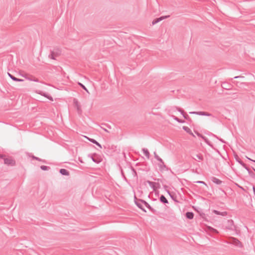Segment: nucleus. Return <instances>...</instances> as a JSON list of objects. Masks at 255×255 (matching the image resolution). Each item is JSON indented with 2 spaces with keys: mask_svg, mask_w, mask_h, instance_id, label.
<instances>
[{
  "mask_svg": "<svg viewBox=\"0 0 255 255\" xmlns=\"http://www.w3.org/2000/svg\"><path fill=\"white\" fill-rule=\"evenodd\" d=\"M228 244H233L235 246L242 248L243 247V245L242 243L237 238L234 237H231L229 239V242H228Z\"/></svg>",
  "mask_w": 255,
  "mask_h": 255,
  "instance_id": "nucleus-1",
  "label": "nucleus"
},
{
  "mask_svg": "<svg viewBox=\"0 0 255 255\" xmlns=\"http://www.w3.org/2000/svg\"><path fill=\"white\" fill-rule=\"evenodd\" d=\"M61 51L59 49L56 51H51L50 54L48 55V57L50 59L55 60L56 57L59 56L61 54Z\"/></svg>",
  "mask_w": 255,
  "mask_h": 255,
  "instance_id": "nucleus-2",
  "label": "nucleus"
},
{
  "mask_svg": "<svg viewBox=\"0 0 255 255\" xmlns=\"http://www.w3.org/2000/svg\"><path fill=\"white\" fill-rule=\"evenodd\" d=\"M4 163L7 165L14 166L15 164V161L11 158H4Z\"/></svg>",
  "mask_w": 255,
  "mask_h": 255,
  "instance_id": "nucleus-3",
  "label": "nucleus"
},
{
  "mask_svg": "<svg viewBox=\"0 0 255 255\" xmlns=\"http://www.w3.org/2000/svg\"><path fill=\"white\" fill-rule=\"evenodd\" d=\"M134 200H135V204L142 211H143L144 212H146L145 209L143 207L142 204L143 202L140 201V199H137L135 196H134Z\"/></svg>",
  "mask_w": 255,
  "mask_h": 255,
  "instance_id": "nucleus-4",
  "label": "nucleus"
},
{
  "mask_svg": "<svg viewBox=\"0 0 255 255\" xmlns=\"http://www.w3.org/2000/svg\"><path fill=\"white\" fill-rule=\"evenodd\" d=\"M146 182L152 188L153 191H155L157 188H159L160 187V184L159 183L153 182L149 180L147 181Z\"/></svg>",
  "mask_w": 255,
  "mask_h": 255,
  "instance_id": "nucleus-5",
  "label": "nucleus"
},
{
  "mask_svg": "<svg viewBox=\"0 0 255 255\" xmlns=\"http://www.w3.org/2000/svg\"><path fill=\"white\" fill-rule=\"evenodd\" d=\"M190 114H195L199 116H205L210 117L212 116V114L207 112H189Z\"/></svg>",
  "mask_w": 255,
  "mask_h": 255,
  "instance_id": "nucleus-6",
  "label": "nucleus"
},
{
  "mask_svg": "<svg viewBox=\"0 0 255 255\" xmlns=\"http://www.w3.org/2000/svg\"><path fill=\"white\" fill-rule=\"evenodd\" d=\"M173 108L176 109L178 112H179L183 115L184 119H186L187 120H191V119L189 116L187 114L184 113V111L181 109L177 107H174Z\"/></svg>",
  "mask_w": 255,
  "mask_h": 255,
  "instance_id": "nucleus-7",
  "label": "nucleus"
},
{
  "mask_svg": "<svg viewBox=\"0 0 255 255\" xmlns=\"http://www.w3.org/2000/svg\"><path fill=\"white\" fill-rule=\"evenodd\" d=\"M169 17V15H166V16H161L159 18H156L152 21V24L154 25V24H156L157 23H158V22H159L160 21H161L165 18H168Z\"/></svg>",
  "mask_w": 255,
  "mask_h": 255,
  "instance_id": "nucleus-8",
  "label": "nucleus"
},
{
  "mask_svg": "<svg viewBox=\"0 0 255 255\" xmlns=\"http://www.w3.org/2000/svg\"><path fill=\"white\" fill-rule=\"evenodd\" d=\"M140 201L143 202V203L144 204V205L152 213H155L156 212V210L154 209L153 208H152L150 205L147 203L146 201L143 200H140Z\"/></svg>",
  "mask_w": 255,
  "mask_h": 255,
  "instance_id": "nucleus-9",
  "label": "nucleus"
},
{
  "mask_svg": "<svg viewBox=\"0 0 255 255\" xmlns=\"http://www.w3.org/2000/svg\"><path fill=\"white\" fill-rule=\"evenodd\" d=\"M222 87L225 89L230 90L232 89V86L227 83L224 82L222 84Z\"/></svg>",
  "mask_w": 255,
  "mask_h": 255,
  "instance_id": "nucleus-10",
  "label": "nucleus"
},
{
  "mask_svg": "<svg viewBox=\"0 0 255 255\" xmlns=\"http://www.w3.org/2000/svg\"><path fill=\"white\" fill-rule=\"evenodd\" d=\"M7 74H8V75L9 76V77L12 80H13L14 81H16V82H22V81H23V79L17 78L15 77L14 76H13L12 75H11V74H10L9 73H7Z\"/></svg>",
  "mask_w": 255,
  "mask_h": 255,
  "instance_id": "nucleus-11",
  "label": "nucleus"
},
{
  "mask_svg": "<svg viewBox=\"0 0 255 255\" xmlns=\"http://www.w3.org/2000/svg\"><path fill=\"white\" fill-rule=\"evenodd\" d=\"M212 181L215 184L217 185H220L222 183V181L220 180L219 179L215 177H212L211 178Z\"/></svg>",
  "mask_w": 255,
  "mask_h": 255,
  "instance_id": "nucleus-12",
  "label": "nucleus"
},
{
  "mask_svg": "<svg viewBox=\"0 0 255 255\" xmlns=\"http://www.w3.org/2000/svg\"><path fill=\"white\" fill-rule=\"evenodd\" d=\"M159 162V163H158V165L160 170H164L166 168V165L164 164L163 160L162 159V161Z\"/></svg>",
  "mask_w": 255,
  "mask_h": 255,
  "instance_id": "nucleus-13",
  "label": "nucleus"
},
{
  "mask_svg": "<svg viewBox=\"0 0 255 255\" xmlns=\"http://www.w3.org/2000/svg\"><path fill=\"white\" fill-rule=\"evenodd\" d=\"M159 200L161 202L164 203V204H167L168 203V201L167 199L165 198V197L161 195L159 198Z\"/></svg>",
  "mask_w": 255,
  "mask_h": 255,
  "instance_id": "nucleus-14",
  "label": "nucleus"
},
{
  "mask_svg": "<svg viewBox=\"0 0 255 255\" xmlns=\"http://www.w3.org/2000/svg\"><path fill=\"white\" fill-rule=\"evenodd\" d=\"M59 172L63 175L68 176L69 175V172L65 169H61Z\"/></svg>",
  "mask_w": 255,
  "mask_h": 255,
  "instance_id": "nucleus-15",
  "label": "nucleus"
},
{
  "mask_svg": "<svg viewBox=\"0 0 255 255\" xmlns=\"http://www.w3.org/2000/svg\"><path fill=\"white\" fill-rule=\"evenodd\" d=\"M194 213L191 212H187L186 213V217L188 219H192L194 218Z\"/></svg>",
  "mask_w": 255,
  "mask_h": 255,
  "instance_id": "nucleus-16",
  "label": "nucleus"
},
{
  "mask_svg": "<svg viewBox=\"0 0 255 255\" xmlns=\"http://www.w3.org/2000/svg\"><path fill=\"white\" fill-rule=\"evenodd\" d=\"M88 139L91 141V142L96 144L97 146H98L100 148H102V146L95 139H93V138H88Z\"/></svg>",
  "mask_w": 255,
  "mask_h": 255,
  "instance_id": "nucleus-17",
  "label": "nucleus"
},
{
  "mask_svg": "<svg viewBox=\"0 0 255 255\" xmlns=\"http://www.w3.org/2000/svg\"><path fill=\"white\" fill-rule=\"evenodd\" d=\"M213 212L214 213H215L216 215H221V216H226L227 215V212H221L217 211V210H214Z\"/></svg>",
  "mask_w": 255,
  "mask_h": 255,
  "instance_id": "nucleus-18",
  "label": "nucleus"
},
{
  "mask_svg": "<svg viewBox=\"0 0 255 255\" xmlns=\"http://www.w3.org/2000/svg\"><path fill=\"white\" fill-rule=\"evenodd\" d=\"M183 129L186 131L187 132L189 133V134L192 135L193 136H195V135L193 134V133L192 132L191 130L187 127L184 126L183 127Z\"/></svg>",
  "mask_w": 255,
  "mask_h": 255,
  "instance_id": "nucleus-19",
  "label": "nucleus"
},
{
  "mask_svg": "<svg viewBox=\"0 0 255 255\" xmlns=\"http://www.w3.org/2000/svg\"><path fill=\"white\" fill-rule=\"evenodd\" d=\"M142 151L144 154V155L147 157L148 158H149V156H150V153L148 150V149H146V148H143L142 149Z\"/></svg>",
  "mask_w": 255,
  "mask_h": 255,
  "instance_id": "nucleus-20",
  "label": "nucleus"
},
{
  "mask_svg": "<svg viewBox=\"0 0 255 255\" xmlns=\"http://www.w3.org/2000/svg\"><path fill=\"white\" fill-rule=\"evenodd\" d=\"M196 157L198 159H197L195 157H193V158L195 160H198V161H199L200 160H203V156L201 154H196Z\"/></svg>",
  "mask_w": 255,
  "mask_h": 255,
  "instance_id": "nucleus-21",
  "label": "nucleus"
},
{
  "mask_svg": "<svg viewBox=\"0 0 255 255\" xmlns=\"http://www.w3.org/2000/svg\"><path fill=\"white\" fill-rule=\"evenodd\" d=\"M26 78L27 80H29V81H34V82H39V80L37 78H36L33 77L32 76H31L30 77H27Z\"/></svg>",
  "mask_w": 255,
  "mask_h": 255,
  "instance_id": "nucleus-22",
  "label": "nucleus"
},
{
  "mask_svg": "<svg viewBox=\"0 0 255 255\" xmlns=\"http://www.w3.org/2000/svg\"><path fill=\"white\" fill-rule=\"evenodd\" d=\"M202 139L205 141V142L209 146L211 147H212V144L211 143L210 141L208 140V139L206 137H202Z\"/></svg>",
  "mask_w": 255,
  "mask_h": 255,
  "instance_id": "nucleus-23",
  "label": "nucleus"
},
{
  "mask_svg": "<svg viewBox=\"0 0 255 255\" xmlns=\"http://www.w3.org/2000/svg\"><path fill=\"white\" fill-rule=\"evenodd\" d=\"M236 160L243 167H246V164H245L237 155V157H236Z\"/></svg>",
  "mask_w": 255,
  "mask_h": 255,
  "instance_id": "nucleus-24",
  "label": "nucleus"
},
{
  "mask_svg": "<svg viewBox=\"0 0 255 255\" xmlns=\"http://www.w3.org/2000/svg\"><path fill=\"white\" fill-rule=\"evenodd\" d=\"M172 117L174 120H175V121H176L177 122H178L179 123H184V121L179 119V118H178L177 117H176L175 116H172Z\"/></svg>",
  "mask_w": 255,
  "mask_h": 255,
  "instance_id": "nucleus-25",
  "label": "nucleus"
},
{
  "mask_svg": "<svg viewBox=\"0 0 255 255\" xmlns=\"http://www.w3.org/2000/svg\"><path fill=\"white\" fill-rule=\"evenodd\" d=\"M78 85L82 88L84 90H85L88 94H89V92L88 89L86 88V87L82 83H78Z\"/></svg>",
  "mask_w": 255,
  "mask_h": 255,
  "instance_id": "nucleus-26",
  "label": "nucleus"
},
{
  "mask_svg": "<svg viewBox=\"0 0 255 255\" xmlns=\"http://www.w3.org/2000/svg\"><path fill=\"white\" fill-rule=\"evenodd\" d=\"M154 156L155 158L158 161H162V159L156 154L155 152H154Z\"/></svg>",
  "mask_w": 255,
  "mask_h": 255,
  "instance_id": "nucleus-27",
  "label": "nucleus"
},
{
  "mask_svg": "<svg viewBox=\"0 0 255 255\" xmlns=\"http://www.w3.org/2000/svg\"><path fill=\"white\" fill-rule=\"evenodd\" d=\"M93 161L96 163H99L101 161V160L100 157H95L94 159H93Z\"/></svg>",
  "mask_w": 255,
  "mask_h": 255,
  "instance_id": "nucleus-28",
  "label": "nucleus"
},
{
  "mask_svg": "<svg viewBox=\"0 0 255 255\" xmlns=\"http://www.w3.org/2000/svg\"><path fill=\"white\" fill-rule=\"evenodd\" d=\"M40 168L42 170H47L50 169V167L45 165H41L40 166Z\"/></svg>",
  "mask_w": 255,
  "mask_h": 255,
  "instance_id": "nucleus-29",
  "label": "nucleus"
},
{
  "mask_svg": "<svg viewBox=\"0 0 255 255\" xmlns=\"http://www.w3.org/2000/svg\"><path fill=\"white\" fill-rule=\"evenodd\" d=\"M209 230H210L211 232H212V233H216V234H218V231L216 229H214V228H212V227H209Z\"/></svg>",
  "mask_w": 255,
  "mask_h": 255,
  "instance_id": "nucleus-30",
  "label": "nucleus"
},
{
  "mask_svg": "<svg viewBox=\"0 0 255 255\" xmlns=\"http://www.w3.org/2000/svg\"><path fill=\"white\" fill-rule=\"evenodd\" d=\"M32 158L33 159H34L36 160H38V161H42V162H45V160H42V159H41L39 158V157H36V156H34V155H33V156H32Z\"/></svg>",
  "mask_w": 255,
  "mask_h": 255,
  "instance_id": "nucleus-31",
  "label": "nucleus"
},
{
  "mask_svg": "<svg viewBox=\"0 0 255 255\" xmlns=\"http://www.w3.org/2000/svg\"><path fill=\"white\" fill-rule=\"evenodd\" d=\"M88 156L92 159V160L93 161V159L95 158V156H97V155L96 154H89Z\"/></svg>",
  "mask_w": 255,
  "mask_h": 255,
  "instance_id": "nucleus-32",
  "label": "nucleus"
},
{
  "mask_svg": "<svg viewBox=\"0 0 255 255\" xmlns=\"http://www.w3.org/2000/svg\"><path fill=\"white\" fill-rule=\"evenodd\" d=\"M74 104H75V106L76 107L80 106L79 105V104H78V102L77 100H76V99L74 100Z\"/></svg>",
  "mask_w": 255,
  "mask_h": 255,
  "instance_id": "nucleus-33",
  "label": "nucleus"
},
{
  "mask_svg": "<svg viewBox=\"0 0 255 255\" xmlns=\"http://www.w3.org/2000/svg\"><path fill=\"white\" fill-rule=\"evenodd\" d=\"M196 133L197 134V135L199 136V137H201L202 138V137H205L204 136H203L202 134H201V133L198 132H196Z\"/></svg>",
  "mask_w": 255,
  "mask_h": 255,
  "instance_id": "nucleus-34",
  "label": "nucleus"
},
{
  "mask_svg": "<svg viewBox=\"0 0 255 255\" xmlns=\"http://www.w3.org/2000/svg\"><path fill=\"white\" fill-rule=\"evenodd\" d=\"M196 182L198 183L203 184H204L205 185H207V184L204 181H196Z\"/></svg>",
  "mask_w": 255,
  "mask_h": 255,
  "instance_id": "nucleus-35",
  "label": "nucleus"
},
{
  "mask_svg": "<svg viewBox=\"0 0 255 255\" xmlns=\"http://www.w3.org/2000/svg\"><path fill=\"white\" fill-rule=\"evenodd\" d=\"M5 157V155L0 154V158H2L4 159V158Z\"/></svg>",
  "mask_w": 255,
  "mask_h": 255,
  "instance_id": "nucleus-36",
  "label": "nucleus"
},
{
  "mask_svg": "<svg viewBox=\"0 0 255 255\" xmlns=\"http://www.w3.org/2000/svg\"><path fill=\"white\" fill-rule=\"evenodd\" d=\"M47 98H48V99H49L51 101H53V98L51 96H48Z\"/></svg>",
  "mask_w": 255,
  "mask_h": 255,
  "instance_id": "nucleus-37",
  "label": "nucleus"
},
{
  "mask_svg": "<svg viewBox=\"0 0 255 255\" xmlns=\"http://www.w3.org/2000/svg\"><path fill=\"white\" fill-rule=\"evenodd\" d=\"M41 95L44 96L45 97H47V96H48L47 94L46 93H43V94H41Z\"/></svg>",
  "mask_w": 255,
  "mask_h": 255,
  "instance_id": "nucleus-38",
  "label": "nucleus"
},
{
  "mask_svg": "<svg viewBox=\"0 0 255 255\" xmlns=\"http://www.w3.org/2000/svg\"><path fill=\"white\" fill-rule=\"evenodd\" d=\"M244 77L243 76H236L234 78V79H238V78H243Z\"/></svg>",
  "mask_w": 255,
  "mask_h": 255,
  "instance_id": "nucleus-39",
  "label": "nucleus"
},
{
  "mask_svg": "<svg viewBox=\"0 0 255 255\" xmlns=\"http://www.w3.org/2000/svg\"><path fill=\"white\" fill-rule=\"evenodd\" d=\"M132 170L133 172L134 173V175H137V174H136V171L135 170V169H133V168H132Z\"/></svg>",
  "mask_w": 255,
  "mask_h": 255,
  "instance_id": "nucleus-40",
  "label": "nucleus"
},
{
  "mask_svg": "<svg viewBox=\"0 0 255 255\" xmlns=\"http://www.w3.org/2000/svg\"><path fill=\"white\" fill-rule=\"evenodd\" d=\"M168 193L169 194V195H170V196L173 199V196L171 195V193H170V192L169 191H167Z\"/></svg>",
  "mask_w": 255,
  "mask_h": 255,
  "instance_id": "nucleus-41",
  "label": "nucleus"
},
{
  "mask_svg": "<svg viewBox=\"0 0 255 255\" xmlns=\"http://www.w3.org/2000/svg\"><path fill=\"white\" fill-rule=\"evenodd\" d=\"M247 158H248V159H249V160H251V161H253V162H255V160H253V159H251L250 158H249V157H247Z\"/></svg>",
  "mask_w": 255,
  "mask_h": 255,
  "instance_id": "nucleus-42",
  "label": "nucleus"
},
{
  "mask_svg": "<svg viewBox=\"0 0 255 255\" xmlns=\"http://www.w3.org/2000/svg\"><path fill=\"white\" fill-rule=\"evenodd\" d=\"M77 109L78 110V112L80 111L81 110H80V106H78L77 107Z\"/></svg>",
  "mask_w": 255,
  "mask_h": 255,
  "instance_id": "nucleus-43",
  "label": "nucleus"
},
{
  "mask_svg": "<svg viewBox=\"0 0 255 255\" xmlns=\"http://www.w3.org/2000/svg\"><path fill=\"white\" fill-rule=\"evenodd\" d=\"M253 189L254 191V194L255 195V187L254 186H253Z\"/></svg>",
  "mask_w": 255,
  "mask_h": 255,
  "instance_id": "nucleus-44",
  "label": "nucleus"
},
{
  "mask_svg": "<svg viewBox=\"0 0 255 255\" xmlns=\"http://www.w3.org/2000/svg\"><path fill=\"white\" fill-rule=\"evenodd\" d=\"M248 172H249V173L250 175H251V174H254L253 172L252 171L249 170V171H248Z\"/></svg>",
  "mask_w": 255,
  "mask_h": 255,
  "instance_id": "nucleus-45",
  "label": "nucleus"
},
{
  "mask_svg": "<svg viewBox=\"0 0 255 255\" xmlns=\"http://www.w3.org/2000/svg\"><path fill=\"white\" fill-rule=\"evenodd\" d=\"M244 167L245 168V169H247V170H248V171L250 170L249 168H248L246 165V167Z\"/></svg>",
  "mask_w": 255,
  "mask_h": 255,
  "instance_id": "nucleus-46",
  "label": "nucleus"
},
{
  "mask_svg": "<svg viewBox=\"0 0 255 255\" xmlns=\"http://www.w3.org/2000/svg\"><path fill=\"white\" fill-rule=\"evenodd\" d=\"M228 222H230V223H231V224H232L233 223V221H232V220H231V221H229H229H228Z\"/></svg>",
  "mask_w": 255,
  "mask_h": 255,
  "instance_id": "nucleus-47",
  "label": "nucleus"
},
{
  "mask_svg": "<svg viewBox=\"0 0 255 255\" xmlns=\"http://www.w3.org/2000/svg\"><path fill=\"white\" fill-rule=\"evenodd\" d=\"M253 169L254 170V171L255 172V169L254 168H253Z\"/></svg>",
  "mask_w": 255,
  "mask_h": 255,
  "instance_id": "nucleus-48",
  "label": "nucleus"
},
{
  "mask_svg": "<svg viewBox=\"0 0 255 255\" xmlns=\"http://www.w3.org/2000/svg\"><path fill=\"white\" fill-rule=\"evenodd\" d=\"M104 130H105V131H108V130H107V129H104Z\"/></svg>",
  "mask_w": 255,
  "mask_h": 255,
  "instance_id": "nucleus-49",
  "label": "nucleus"
}]
</instances>
